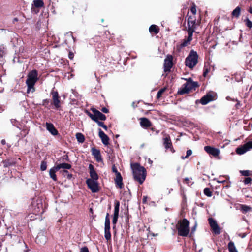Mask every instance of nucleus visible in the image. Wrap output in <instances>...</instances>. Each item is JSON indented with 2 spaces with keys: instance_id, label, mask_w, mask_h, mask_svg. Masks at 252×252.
I'll return each mask as SVG.
<instances>
[{
  "instance_id": "ddd939ff",
  "label": "nucleus",
  "mask_w": 252,
  "mask_h": 252,
  "mask_svg": "<svg viewBox=\"0 0 252 252\" xmlns=\"http://www.w3.org/2000/svg\"><path fill=\"white\" fill-rule=\"evenodd\" d=\"M172 66V57L171 56H167L164 60V71H168Z\"/></svg>"
},
{
  "instance_id": "c03bdc74",
  "label": "nucleus",
  "mask_w": 252,
  "mask_h": 252,
  "mask_svg": "<svg viewBox=\"0 0 252 252\" xmlns=\"http://www.w3.org/2000/svg\"><path fill=\"white\" fill-rule=\"evenodd\" d=\"M196 8L195 7H192L191 8V12L193 13V16H195V15L196 14Z\"/></svg>"
},
{
  "instance_id": "864d4df0",
  "label": "nucleus",
  "mask_w": 252,
  "mask_h": 252,
  "mask_svg": "<svg viewBox=\"0 0 252 252\" xmlns=\"http://www.w3.org/2000/svg\"><path fill=\"white\" fill-rule=\"evenodd\" d=\"M102 127L103 128H104L105 130H107V127L106 126H105V125H103V126H102Z\"/></svg>"
},
{
  "instance_id": "e433bc0d",
  "label": "nucleus",
  "mask_w": 252,
  "mask_h": 252,
  "mask_svg": "<svg viewBox=\"0 0 252 252\" xmlns=\"http://www.w3.org/2000/svg\"><path fill=\"white\" fill-rule=\"evenodd\" d=\"M192 154V151L191 150H188L187 151V154L185 157L182 156L181 158L183 159H185V158H188L189 156H190Z\"/></svg>"
},
{
  "instance_id": "de8ad7c7",
  "label": "nucleus",
  "mask_w": 252,
  "mask_h": 252,
  "mask_svg": "<svg viewBox=\"0 0 252 252\" xmlns=\"http://www.w3.org/2000/svg\"><path fill=\"white\" fill-rule=\"evenodd\" d=\"M68 57L70 59H72L73 57H74V55H73V53H71V52H70L69 55H68Z\"/></svg>"
},
{
  "instance_id": "7ed1b4c3",
  "label": "nucleus",
  "mask_w": 252,
  "mask_h": 252,
  "mask_svg": "<svg viewBox=\"0 0 252 252\" xmlns=\"http://www.w3.org/2000/svg\"><path fill=\"white\" fill-rule=\"evenodd\" d=\"M198 87L196 82H193L190 78L187 79V82L184 84L178 91L180 94L189 93L191 90Z\"/></svg>"
},
{
  "instance_id": "3c124183",
  "label": "nucleus",
  "mask_w": 252,
  "mask_h": 252,
  "mask_svg": "<svg viewBox=\"0 0 252 252\" xmlns=\"http://www.w3.org/2000/svg\"><path fill=\"white\" fill-rule=\"evenodd\" d=\"M196 225H195L193 228H192V231L193 232L194 231H195V229H196Z\"/></svg>"
},
{
  "instance_id": "4468645a",
  "label": "nucleus",
  "mask_w": 252,
  "mask_h": 252,
  "mask_svg": "<svg viewBox=\"0 0 252 252\" xmlns=\"http://www.w3.org/2000/svg\"><path fill=\"white\" fill-rule=\"evenodd\" d=\"M119 206L120 203L118 201H116L115 202V209H114V213L113 218V223L115 224L117 223L118 216H119Z\"/></svg>"
},
{
  "instance_id": "4d7b16f0",
  "label": "nucleus",
  "mask_w": 252,
  "mask_h": 252,
  "mask_svg": "<svg viewBox=\"0 0 252 252\" xmlns=\"http://www.w3.org/2000/svg\"><path fill=\"white\" fill-rule=\"evenodd\" d=\"M113 171L116 173V171H117L116 169L114 167L113 168Z\"/></svg>"
},
{
  "instance_id": "13d9d810",
  "label": "nucleus",
  "mask_w": 252,
  "mask_h": 252,
  "mask_svg": "<svg viewBox=\"0 0 252 252\" xmlns=\"http://www.w3.org/2000/svg\"><path fill=\"white\" fill-rule=\"evenodd\" d=\"M252 89V85H251L250 90H251Z\"/></svg>"
},
{
  "instance_id": "49530a36",
  "label": "nucleus",
  "mask_w": 252,
  "mask_h": 252,
  "mask_svg": "<svg viewBox=\"0 0 252 252\" xmlns=\"http://www.w3.org/2000/svg\"><path fill=\"white\" fill-rule=\"evenodd\" d=\"M96 122L97 123V124H98L100 126H101V127H102V126H103V125H104V124H103V123H102V122H99V121H97V122Z\"/></svg>"
},
{
  "instance_id": "c9c22d12",
  "label": "nucleus",
  "mask_w": 252,
  "mask_h": 252,
  "mask_svg": "<svg viewBox=\"0 0 252 252\" xmlns=\"http://www.w3.org/2000/svg\"><path fill=\"white\" fill-rule=\"evenodd\" d=\"M204 194L207 195V196H211V192L209 188H205L204 189Z\"/></svg>"
},
{
  "instance_id": "a19ab883",
  "label": "nucleus",
  "mask_w": 252,
  "mask_h": 252,
  "mask_svg": "<svg viewBox=\"0 0 252 252\" xmlns=\"http://www.w3.org/2000/svg\"><path fill=\"white\" fill-rule=\"evenodd\" d=\"M246 25L248 27L250 28L252 27V22L249 19H247Z\"/></svg>"
},
{
  "instance_id": "58836bf2",
  "label": "nucleus",
  "mask_w": 252,
  "mask_h": 252,
  "mask_svg": "<svg viewBox=\"0 0 252 252\" xmlns=\"http://www.w3.org/2000/svg\"><path fill=\"white\" fill-rule=\"evenodd\" d=\"M108 216L109 214H107L105 218V226H110V220Z\"/></svg>"
},
{
  "instance_id": "09e8293b",
  "label": "nucleus",
  "mask_w": 252,
  "mask_h": 252,
  "mask_svg": "<svg viewBox=\"0 0 252 252\" xmlns=\"http://www.w3.org/2000/svg\"><path fill=\"white\" fill-rule=\"evenodd\" d=\"M150 235H152V236H157V235H158V234H155H155H153V233H151V232H149V236Z\"/></svg>"
},
{
  "instance_id": "7c9ffc66",
  "label": "nucleus",
  "mask_w": 252,
  "mask_h": 252,
  "mask_svg": "<svg viewBox=\"0 0 252 252\" xmlns=\"http://www.w3.org/2000/svg\"><path fill=\"white\" fill-rule=\"evenodd\" d=\"M149 31L150 32H154L155 34H157L159 32V29L157 26L152 25L149 28Z\"/></svg>"
},
{
  "instance_id": "0eeeda50",
  "label": "nucleus",
  "mask_w": 252,
  "mask_h": 252,
  "mask_svg": "<svg viewBox=\"0 0 252 252\" xmlns=\"http://www.w3.org/2000/svg\"><path fill=\"white\" fill-rule=\"evenodd\" d=\"M252 149V141H249L243 145L239 146L236 149V152L238 155H242Z\"/></svg>"
},
{
  "instance_id": "9b49d317",
  "label": "nucleus",
  "mask_w": 252,
  "mask_h": 252,
  "mask_svg": "<svg viewBox=\"0 0 252 252\" xmlns=\"http://www.w3.org/2000/svg\"><path fill=\"white\" fill-rule=\"evenodd\" d=\"M204 150L207 153L212 155L214 157L219 156L220 154V150L219 149L210 146H205L204 147Z\"/></svg>"
},
{
  "instance_id": "a211bd4d",
  "label": "nucleus",
  "mask_w": 252,
  "mask_h": 252,
  "mask_svg": "<svg viewBox=\"0 0 252 252\" xmlns=\"http://www.w3.org/2000/svg\"><path fill=\"white\" fill-rule=\"evenodd\" d=\"M115 183L117 186L120 189L123 188V184L122 182V177L120 174V173L118 172V171H116V178L115 179Z\"/></svg>"
},
{
  "instance_id": "5fc2aeb1",
  "label": "nucleus",
  "mask_w": 252,
  "mask_h": 252,
  "mask_svg": "<svg viewBox=\"0 0 252 252\" xmlns=\"http://www.w3.org/2000/svg\"><path fill=\"white\" fill-rule=\"evenodd\" d=\"M146 199H147V197L146 196L144 197V198H143V202H145L146 201Z\"/></svg>"
},
{
  "instance_id": "6e6552de",
  "label": "nucleus",
  "mask_w": 252,
  "mask_h": 252,
  "mask_svg": "<svg viewBox=\"0 0 252 252\" xmlns=\"http://www.w3.org/2000/svg\"><path fill=\"white\" fill-rule=\"evenodd\" d=\"M216 94L215 93L210 92L204 95L200 100V103L203 105H206L208 102L215 99Z\"/></svg>"
},
{
  "instance_id": "2eb2a0df",
  "label": "nucleus",
  "mask_w": 252,
  "mask_h": 252,
  "mask_svg": "<svg viewBox=\"0 0 252 252\" xmlns=\"http://www.w3.org/2000/svg\"><path fill=\"white\" fill-rule=\"evenodd\" d=\"M45 126L47 130L53 135H58V132L54 127V125L50 123H46Z\"/></svg>"
},
{
  "instance_id": "b1692460",
  "label": "nucleus",
  "mask_w": 252,
  "mask_h": 252,
  "mask_svg": "<svg viewBox=\"0 0 252 252\" xmlns=\"http://www.w3.org/2000/svg\"><path fill=\"white\" fill-rule=\"evenodd\" d=\"M58 171L55 166H54L49 171V175L50 177L54 181L57 180V177L56 176V172Z\"/></svg>"
},
{
  "instance_id": "ea45409f",
  "label": "nucleus",
  "mask_w": 252,
  "mask_h": 252,
  "mask_svg": "<svg viewBox=\"0 0 252 252\" xmlns=\"http://www.w3.org/2000/svg\"><path fill=\"white\" fill-rule=\"evenodd\" d=\"M252 179L250 177H246L244 179L243 182L245 184H248L251 183Z\"/></svg>"
},
{
  "instance_id": "72a5a7b5",
  "label": "nucleus",
  "mask_w": 252,
  "mask_h": 252,
  "mask_svg": "<svg viewBox=\"0 0 252 252\" xmlns=\"http://www.w3.org/2000/svg\"><path fill=\"white\" fill-rule=\"evenodd\" d=\"M166 89V88L165 87L164 88L161 89V90H160L158 91V92L157 94V98H159L161 96L162 94L165 92Z\"/></svg>"
},
{
  "instance_id": "dca6fc26",
  "label": "nucleus",
  "mask_w": 252,
  "mask_h": 252,
  "mask_svg": "<svg viewBox=\"0 0 252 252\" xmlns=\"http://www.w3.org/2000/svg\"><path fill=\"white\" fill-rule=\"evenodd\" d=\"M193 31L191 29L188 30V36L187 39L185 40L184 42L181 44V47H186L190 44V41L192 40V36Z\"/></svg>"
},
{
  "instance_id": "4c0bfd02",
  "label": "nucleus",
  "mask_w": 252,
  "mask_h": 252,
  "mask_svg": "<svg viewBox=\"0 0 252 252\" xmlns=\"http://www.w3.org/2000/svg\"><path fill=\"white\" fill-rule=\"evenodd\" d=\"M47 168V164H46V163L44 161H42L41 162V165H40V169L42 170V171H44Z\"/></svg>"
},
{
  "instance_id": "79ce46f5",
  "label": "nucleus",
  "mask_w": 252,
  "mask_h": 252,
  "mask_svg": "<svg viewBox=\"0 0 252 252\" xmlns=\"http://www.w3.org/2000/svg\"><path fill=\"white\" fill-rule=\"evenodd\" d=\"M80 252H89L88 249L86 247H84L80 249Z\"/></svg>"
},
{
  "instance_id": "c756f323",
  "label": "nucleus",
  "mask_w": 252,
  "mask_h": 252,
  "mask_svg": "<svg viewBox=\"0 0 252 252\" xmlns=\"http://www.w3.org/2000/svg\"><path fill=\"white\" fill-rule=\"evenodd\" d=\"M110 229V226H105V238L107 240H110L111 237Z\"/></svg>"
},
{
  "instance_id": "39448f33",
  "label": "nucleus",
  "mask_w": 252,
  "mask_h": 252,
  "mask_svg": "<svg viewBox=\"0 0 252 252\" xmlns=\"http://www.w3.org/2000/svg\"><path fill=\"white\" fill-rule=\"evenodd\" d=\"M197 54L191 50L185 61L186 65L190 68H192L197 63Z\"/></svg>"
},
{
  "instance_id": "473e14b6",
  "label": "nucleus",
  "mask_w": 252,
  "mask_h": 252,
  "mask_svg": "<svg viewBox=\"0 0 252 252\" xmlns=\"http://www.w3.org/2000/svg\"><path fill=\"white\" fill-rule=\"evenodd\" d=\"M221 184L223 186V189H227L230 186V182L227 180H221Z\"/></svg>"
},
{
  "instance_id": "6e6d98bb",
  "label": "nucleus",
  "mask_w": 252,
  "mask_h": 252,
  "mask_svg": "<svg viewBox=\"0 0 252 252\" xmlns=\"http://www.w3.org/2000/svg\"><path fill=\"white\" fill-rule=\"evenodd\" d=\"M1 143H2V144H5V141L4 140H2L1 141Z\"/></svg>"
},
{
  "instance_id": "a18cd8bd",
  "label": "nucleus",
  "mask_w": 252,
  "mask_h": 252,
  "mask_svg": "<svg viewBox=\"0 0 252 252\" xmlns=\"http://www.w3.org/2000/svg\"><path fill=\"white\" fill-rule=\"evenodd\" d=\"M101 110L103 112L105 113H107L109 112L108 109L105 107L103 108Z\"/></svg>"
},
{
  "instance_id": "cd10ccee",
  "label": "nucleus",
  "mask_w": 252,
  "mask_h": 252,
  "mask_svg": "<svg viewBox=\"0 0 252 252\" xmlns=\"http://www.w3.org/2000/svg\"><path fill=\"white\" fill-rule=\"evenodd\" d=\"M43 2L41 0H34L33 1V4L32 5V10L33 9V7H41L43 6Z\"/></svg>"
},
{
  "instance_id": "a878e982",
  "label": "nucleus",
  "mask_w": 252,
  "mask_h": 252,
  "mask_svg": "<svg viewBox=\"0 0 252 252\" xmlns=\"http://www.w3.org/2000/svg\"><path fill=\"white\" fill-rule=\"evenodd\" d=\"M228 249L229 252H238L234 243L232 241L229 242L228 244Z\"/></svg>"
},
{
  "instance_id": "f3484780",
  "label": "nucleus",
  "mask_w": 252,
  "mask_h": 252,
  "mask_svg": "<svg viewBox=\"0 0 252 252\" xmlns=\"http://www.w3.org/2000/svg\"><path fill=\"white\" fill-rule=\"evenodd\" d=\"M99 136L104 145H108L109 144V137L101 129L99 130Z\"/></svg>"
},
{
  "instance_id": "f257e3e1",
  "label": "nucleus",
  "mask_w": 252,
  "mask_h": 252,
  "mask_svg": "<svg viewBox=\"0 0 252 252\" xmlns=\"http://www.w3.org/2000/svg\"><path fill=\"white\" fill-rule=\"evenodd\" d=\"M131 168L133 171V176L135 180L142 184L145 179V170L143 167L140 166L138 164H131Z\"/></svg>"
},
{
  "instance_id": "aec40b11",
  "label": "nucleus",
  "mask_w": 252,
  "mask_h": 252,
  "mask_svg": "<svg viewBox=\"0 0 252 252\" xmlns=\"http://www.w3.org/2000/svg\"><path fill=\"white\" fill-rule=\"evenodd\" d=\"M239 209L243 214H246L252 211V208L245 204H239Z\"/></svg>"
},
{
  "instance_id": "1a4fd4ad",
  "label": "nucleus",
  "mask_w": 252,
  "mask_h": 252,
  "mask_svg": "<svg viewBox=\"0 0 252 252\" xmlns=\"http://www.w3.org/2000/svg\"><path fill=\"white\" fill-rule=\"evenodd\" d=\"M86 183L89 188L91 190L92 192H96L99 191V187L97 180L87 179Z\"/></svg>"
},
{
  "instance_id": "9d476101",
  "label": "nucleus",
  "mask_w": 252,
  "mask_h": 252,
  "mask_svg": "<svg viewBox=\"0 0 252 252\" xmlns=\"http://www.w3.org/2000/svg\"><path fill=\"white\" fill-rule=\"evenodd\" d=\"M209 222L213 233L215 235L219 234L220 229L216 220L212 218H209Z\"/></svg>"
},
{
  "instance_id": "5701e85b",
  "label": "nucleus",
  "mask_w": 252,
  "mask_h": 252,
  "mask_svg": "<svg viewBox=\"0 0 252 252\" xmlns=\"http://www.w3.org/2000/svg\"><path fill=\"white\" fill-rule=\"evenodd\" d=\"M140 124L142 126L145 127H148L151 126L150 121L145 118L140 119Z\"/></svg>"
},
{
  "instance_id": "f03ea898",
  "label": "nucleus",
  "mask_w": 252,
  "mask_h": 252,
  "mask_svg": "<svg viewBox=\"0 0 252 252\" xmlns=\"http://www.w3.org/2000/svg\"><path fill=\"white\" fill-rule=\"evenodd\" d=\"M37 79V72L36 70H33L29 73L26 80V84L28 86L27 93L34 91V85Z\"/></svg>"
},
{
  "instance_id": "2f4dec72",
  "label": "nucleus",
  "mask_w": 252,
  "mask_h": 252,
  "mask_svg": "<svg viewBox=\"0 0 252 252\" xmlns=\"http://www.w3.org/2000/svg\"><path fill=\"white\" fill-rule=\"evenodd\" d=\"M76 138H77V140L79 142L82 143V142H84V136L81 133H77L76 134Z\"/></svg>"
},
{
  "instance_id": "6ab92c4d",
  "label": "nucleus",
  "mask_w": 252,
  "mask_h": 252,
  "mask_svg": "<svg viewBox=\"0 0 252 252\" xmlns=\"http://www.w3.org/2000/svg\"><path fill=\"white\" fill-rule=\"evenodd\" d=\"M89 168L90 170V175L91 178V179H92L93 180H97L98 176L97 174L95 171L93 166L92 164H90Z\"/></svg>"
},
{
  "instance_id": "bb28decb",
  "label": "nucleus",
  "mask_w": 252,
  "mask_h": 252,
  "mask_svg": "<svg viewBox=\"0 0 252 252\" xmlns=\"http://www.w3.org/2000/svg\"><path fill=\"white\" fill-rule=\"evenodd\" d=\"M241 13V7L239 6H237L233 11L232 13V17H235V18H238L239 16L240 15Z\"/></svg>"
},
{
  "instance_id": "393cba45",
  "label": "nucleus",
  "mask_w": 252,
  "mask_h": 252,
  "mask_svg": "<svg viewBox=\"0 0 252 252\" xmlns=\"http://www.w3.org/2000/svg\"><path fill=\"white\" fill-rule=\"evenodd\" d=\"M55 166L56 167L58 170H60V169H69L71 168V166L70 164L65 163L59 164Z\"/></svg>"
},
{
  "instance_id": "412c9836",
  "label": "nucleus",
  "mask_w": 252,
  "mask_h": 252,
  "mask_svg": "<svg viewBox=\"0 0 252 252\" xmlns=\"http://www.w3.org/2000/svg\"><path fill=\"white\" fill-rule=\"evenodd\" d=\"M195 16H191L188 19V30L191 29L194 32L195 25Z\"/></svg>"
},
{
  "instance_id": "37998d69",
  "label": "nucleus",
  "mask_w": 252,
  "mask_h": 252,
  "mask_svg": "<svg viewBox=\"0 0 252 252\" xmlns=\"http://www.w3.org/2000/svg\"><path fill=\"white\" fill-rule=\"evenodd\" d=\"M209 71V69L207 68H205L204 71L203 75L204 77H206Z\"/></svg>"
},
{
  "instance_id": "20e7f679",
  "label": "nucleus",
  "mask_w": 252,
  "mask_h": 252,
  "mask_svg": "<svg viewBox=\"0 0 252 252\" xmlns=\"http://www.w3.org/2000/svg\"><path fill=\"white\" fill-rule=\"evenodd\" d=\"M189 222L184 219L181 220L179 223L178 234L182 236H187L189 232Z\"/></svg>"
},
{
  "instance_id": "f704fd0d",
  "label": "nucleus",
  "mask_w": 252,
  "mask_h": 252,
  "mask_svg": "<svg viewBox=\"0 0 252 252\" xmlns=\"http://www.w3.org/2000/svg\"><path fill=\"white\" fill-rule=\"evenodd\" d=\"M240 173L244 176H249L250 175V171L249 170H240Z\"/></svg>"
},
{
  "instance_id": "f8f14e48",
  "label": "nucleus",
  "mask_w": 252,
  "mask_h": 252,
  "mask_svg": "<svg viewBox=\"0 0 252 252\" xmlns=\"http://www.w3.org/2000/svg\"><path fill=\"white\" fill-rule=\"evenodd\" d=\"M53 103L55 107L57 108L60 107V100L59 94L57 92L53 91L52 92Z\"/></svg>"
},
{
  "instance_id": "4be33fe9",
  "label": "nucleus",
  "mask_w": 252,
  "mask_h": 252,
  "mask_svg": "<svg viewBox=\"0 0 252 252\" xmlns=\"http://www.w3.org/2000/svg\"><path fill=\"white\" fill-rule=\"evenodd\" d=\"M92 151L93 155L97 161H101V158L99 151L96 149H94V148H92Z\"/></svg>"
},
{
  "instance_id": "c85d7f7f",
  "label": "nucleus",
  "mask_w": 252,
  "mask_h": 252,
  "mask_svg": "<svg viewBox=\"0 0 252 252\" xmlns=\"http://www.w3.org/2000/svg\"><path fill=\"white\" fill-rule=\"evenodd\" d=\"M164 145L165 148L168 149L171 148L172 143L169 137H166L163 139Z\"/></svg>"
},
{
  "instance_id": "603ef678",
  "label": "nucleus",
  "mask_w": 252,
  "mask_h": 252,
  "mask_svg": "<svg viewBox=\"0 0 252 252\" xmlns=\"http://www.w3.org/2000/svg\"><path fill=\"white\" fill-rule=\"evenodd\" d=\"M249 12L251 13V14H252V7H250L249 9Z\"/></svg>"
},
{
  "instance_id": "8fccbe9b",
  "label": "nucleus",
  "mask_w": 252,
  "mask_h": 252,
  "mask_svg": "<svg viewBox=\"0 0 252 252\" xmlns=\"http://www.w3.org/2000/svg\"><path fill=\"white\" fill-rule=\"evenodd\" d=\"M240 105V102L238 101L236 104V107L238 108L239 106Z\"/></svg>"
},
{
  "instance_id": "423d86ee",
  "label": "nucleus",
  "mask_w": 252,
  "mask_h": 252,
  "mask_svg": "<svg viewBox=\"0 0 252 252\" xmlns=\"http://www.w3.org/2000/svg\"><path fill=\"white\" fill-rule=\"evenodd\" d=\"M91 110L94 114H92L88 112V114L90 116V117L94 121L97 122L98 120H100L102 121H104L106 120V116L99 111L97 110L95 108H92Z\"/></svg>"
}]
</instances>
